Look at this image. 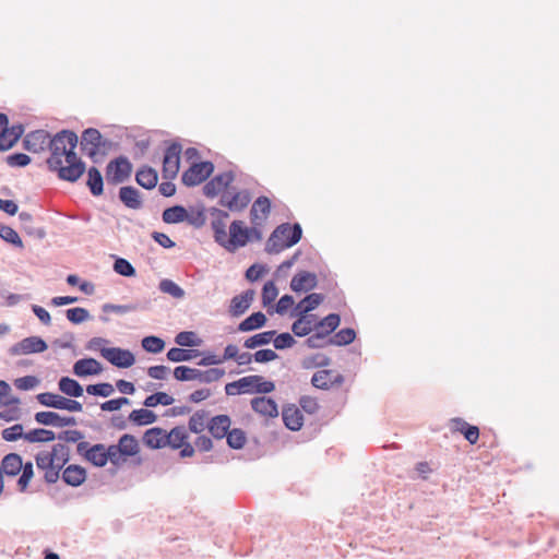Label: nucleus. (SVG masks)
Returning <instances> with one entry per match:
<instances>
[{"label": "nucleus", "instance_id": "1", "mask_svg": "<svg viewBox=\"0 0 559 559\" xmlns=\"http://www.w3.org/2000/svg\"><path fill=\"white\" fill-rule=\"evenodd\" d=\"M78 135L70 130L57 132L49 142L48 168L61 180L75 182L84 174L85 163L76 155Z\"/></svg>", "mask_w": 559, "mask_h": 559}, {"label": "nucleus", "instance_id": "2", "mask_svg": "<svg viewBox=\"0 0 559 559\" xmlns=\"http://www.w3.org/2000/svg\"><path fill=\"white\" fill-rule=\"evenodd\" d=\"M301 236L302 229L298 223L294 225L289 223L281 224L267 239L265 251L271 254L280 253L284 249L295 246L301 239Z\"/></svg>", "mask_w": 559, "mask_h": 559}, {"label": "nucleus", "instance_id": "3", "mask_svg": "<svg viewBox=\"0 0 559 559\" xmlns=\"http://www.w3.org/2000/svg\"><path fill=\"white\" fill-rule=\"evenodd\" d=\"M275 385L272 381H266L261 376H247L237 381L229 382L225 385L227 395H237L241 393H271Z\"/></svg>", "mask_w": 559, "mask_h": 559}, {"label": "nucleus", "instance_id": "4", "mask_svg": "<svg viewBox=\"0 0 559 559\" xmlns=\"http://www.w3.org/2000/svg\"><path fill=\"white\" fill-rule=\"evenodd\" d=\"M132 173V165L124 156L110 160L106 167V179L110 185H119L127 181Z\"/></svg>", "mask_w": 559, "mask_h": 559}, {"label": "nucleus", "instance_id": "5", "mask_svg": "<svg viewBox=\"0 0 559 559\" xmlns=\"http://www.w3.org/2000/svg\"><path fill=\"white\" fill-rule=\"evenodd\" d=\"M38 403L46 407H51L56 409H63L69 412H81L82 404L75 400L64 397L62 395L44 392L39 393L36 396Z\"/></svg>", "mask_w": 559, "mask_h": 559}, {"label": "nucleus", "instance_id": "6", "mask_svg": "<svg viewBox=\"0 0 559 559\" xmlns=\"http://www.w3.org/2000/svg\"><path fill=\"white\" fill-rule=\"evenodd\" d=\"M213 170L211 162L194 163L182 174L181 181L187 187H195L206 180Z\"/></svg>", "mask_w": 559, "mask_h": 559}, {"label": "nucleus", "instance_id": "7", "mask_svg": "<svg viewBox=\"0 0 559 559\" xmlns=\"http://www.w3.org/2000/svg\"><path fill=\"white\" fill-rule=\"evenodd\" d=\"M251 238L248 236V227L242 221H234L229 226V235L224 249L235 252L238 248L245 247Z\"/></svg>", "mask_w": 559, "mask_h": 559}, {"label": "nucleus", "instance_id": "8", "mask_svg": "<svg viewBox=\"0 0 559 559\" xmlns=\"http://www.w3.org/2000/svg\"><path fill=\"white\" fill-rule=\"evenodd\" d=\"M251 201V194L248 190L235 191L229 189L221 195L219 204L231 212H241Z\"/></svg>", "mask_w": 559, "mask_h": 559}, {"label": "nucleus", "instance_id": "9", "mask_svg": "<svg viewBox=\"0 0 559 559\" xmlns=\"http://www.w3.org/2000/svg\"><path fill=\"white\" fill-rule=\"evenodd\" d=\"M180 153L181 145L177 143H173L166 148L163 159V178L167 180L176 178L180 166Z\"/></svg>", "mask_w": 559, "mask_h": 559}, {"label": "nucleus", "instance_id": "10", "mask_svg": "<svg viewBox=\"0 0 559 559\" xmlns=\"http://www.w3.org/2000/svg\"><path fill=\"white\" fill-rule=\"evenodd\" d=\"M47 343L39 336H28L15 343L9 348L11 356H22L43 353L47 349Z\"/></svg>", "mask_w": 559, "mask_h": 559}, {"label": "nucleus", "instance_id": "11", "mask_svg": "<svg viewBox=\"0 0 559 559\" xmlns=\"http://www.w3.org/2000/svg\"><path fill=\"white\" fill-rule=\"evenodd\" d=\"M100 355L118 368H129L135 362L134 355L129 349L120 347L102 348Z\"/></svg>", "mask_w": 559, "mask_h": 559}, {"label": "nucleus", "instance_id": "12", "mask_svg": "<svg viewBox=\"0 0 559 559\" xmlns=\"http://www.w3.org/2000/svg\"><path fill=\"white\" fill-rule=\"evenodd\" d=\"M233 181V171H225L223 174H218L204 185L203 193L207 198H214L219 193L223 194L224 192L228 191V188Z\"/></svg>", "mask_w": 559, "mask_h": 559}, {"label": "nucleus", "instance_id": "13", "mask_svg": "<svg viewBox=\"0 0 559 559\" xmlns=\"http://www.w3.org/2000/svg\"><path fill=\"white\" fill-rule=\"evenodd\" d=\"M210 213L213 216L211 227L214 233V240L224 248L228 237L226 231V221L229 217V214L226 211L216 207H212Z\"/></svg>", "mask_w": 559, "mask_h": 559}, {"label": "nucleus", "instance_id": "14", "mask_svg": "<svg viewBox=\"0 0 559 559\" xmlns=\"http://www.w3.org/2000/svg\"><path fill=\"white\" fill-rule=\"evenodd\" d=\"M344 382V377L340 373L335 374L332 370L324 369L317 371L312 378L311 383L317 389L329 390L333 386H340Z\"/></svg>", "mask_w": 559, "mask_h": 559}, {"label": "nucleus", "instance_id": "15", "mask_svg": "<svg viewBox=\"0 0 559 559\" xmlns=\"http://www.w3.org/2000/svg\"><path fill=\"white\" fill-rule=\"evenodd\" d=\"M36 423L44 426L66 427L75 426L76 419L73 416H60L55 412H38L34 416Z\"/></svg>", "mask_w": 559, "mask_h": 559}, {"label": "nucleus", "instance_id": "16", "mask_svg": "<svg viewBox=\"0 0 559 559\" xmlns=\"http://www.w3.org/2000/svg\"><path fill=\"white\" fill-rule=\"evenodd\" d=\"M102 134L97 129L88 128L83 131L81 136V148L90 157L97 154L102 145Z\"/></svg>", "mask_w": 559, "mask_h": 559}, {"label": "nucleus", "instance_id": "17", "mask_svg": "<svg viewBox=\"0 0 559 559\" xmlns=\"http://www.w3.org/2000/svg\"><path fill=\"white\" fill-rule=\"evenodd\" d=\"M50 134L45 130L29 132L24 139V147L34 153L46 150L50 142Z\"/></svg>", "mask_w": 559, "mask_h": 559}, {"label": "nucleus", "instance_id": "18", "mask_svg": "<svg viewBox=\"0 0 559 559\" xmlns=\"http://www.w3.org/2000/svg\"><path fill=\"white\" fill-rule=\"evenodd\" d=\"M317 285V275L308 271H300L296 273L290 281V289L295 293L312 290Z\"/></svg>", "mask_w": 559, "mask_h": 559}, {"label": "nucleus", "instance_id": "19", "mask_svg": "<svg viewBox=\"0 0 559 559\" xmlns=\"http://www.w3.org/2000/svg\"><path fill=\"white\" fill-rule=\"evenodd\" d=\"M254 298V290L248 289L231 298L229 313L231 317L242 316L251 306Z\"/></svg>", "mask_w": 559, "mask_h": 559}, {"label": "nucleus", "instance_id": "20", "mask_svg": "<svg viewBox=\"0 0 559 559\" xmlns=\"http://www.w3.org/2000/svg\"><path fill=\"white\" fill-rule=\"evenodd\" d=\"M271 212V202L266 197H259L250 210L252 225H263Z\"/></svg>", "mask_w": 559, "mask_h": 559}, {"label": "nucleus", "instance_id": "21", "mask_svg": "<svg viewBox=\"0 0 559 559\" xmlns=\"http://www.w3.org/2000/svg\"><path fill=\"white\" fill-rule=\"evenodd\" d=\"M323 299V295L318 293L307 295L295 306L292 317L310 316L309 312L314 310Z\"/></svg>", "mask_w": 559, "mask_h": 559}, {"label": "nucleus", "instance_id": "22", "mask_svg": "<svg viewBox=\"0 0 559 559\" xmlns=\"http://www.w3.org/2000/svg\"><path fill=\"white\" fill-rule=\"evenodd\" d=\"M103 371L102 364L94 358L79 359L73 365V373L78 377L99 374Z\"/></svg>", "mask_w": 559, "mask_h": 559}, {"label": "nucleus", "instance_id": "23", "mask_svg": "<svg viewBox=\"0 0 559 559\" xmlns=\"http://www.w3.org/2000/svg\"><path fill=\"white\" fill-rule=\"evenodd\" d=\"M251 407L254 412L266 417H277L278 408L274 400L259 396L251 400Z\"/></svg>", "mask_w": 559, "mask_h": 559}, {"label": "nucleus", "instance_id": "24", "mask_svg": "<svg viewBox=\"0 0 559 559\" xmlns=\"http://www.w3.org/2000/svg\"><path fill=\"white\" fill-rule=\"evenodd\" d=\"M230 424L228 415H217L207 423V429L215 439H223L227 436Z\"/></svg>", "mask_w": 559, "mask_h": 559}, {"label": "nucleus", "instance_id": "25", "mask_svg": "<svg viewBox=\"0 0 559 559\" xmlns=\"http://www.w3.org/2000/svg\"><path fill=\"white\" fill-rule=\"evenodd\" d=\"M23 468V461L21 455L17 453H9L0 463V475L3 478V475L7 476H16L21 469Z\"/></svg>", "mask_w": 559, "mask_h": 559}, {"label": "nucleus", "instance_id": "26", "mask_svg": "<svg viewBox=\"0 0 559 559\" xmlns=\"http://www.w3.org/2000/svg\"><path fill=\"white\" fill-rule=\"evenodd\" d=\"M282 417L285 426L292 431H297L302 427V414L295 405L285 406L282 412Z\"/></svg>", "mask_w": 559, "mask_h": 559}, {"label": "nucleus", "instance_id": "27", "mask_svg": "<svg viewBox=\"0 0 559 559\" xmlns=\"http://www.w3.org/2000/svg\"><path fill=\"white\" fill-rule=\"evenodd\" d=\"M119 199L127 207L132 210H139L143 205L140 191L132 186L121 187Z\"/></svg>", "mask_w": 559, "mask_h": 559}, {"label": "nucleus", "instance_id": "28", "mask_svg": "<svg viewBox=\"0 0 559 559\" xmlns=\"http://www.w3.org/2000/svg\"><path fill=\"white\" fill-rule=\"evenodd\" d=\"M317 323L318 321L314 314L301 316L292 324V331L298 337L307 336L310 332L316 330Z\"/></svg>", "mask_w": 559, "mask_h": 559}, {"label": "nucleus", "instance_id": "29", "mask_svg": "<svg viewBox=\"0 0 559 559\" xmlns=\"http://www.w3.org/2000/svg\"><path fill=\"white\" fill-rule=\"evenodd\" d=\"M63 481L72 487L82 485L86 479V471L80 465H69L62 473Z\"/></svg>", "mask_w": 559, "mask_h": 559}, {"label": "nucleus", "instance_id": "30", "mask_svg": "<svg viewBox=\"0 0 559 559\" xmlns=\"http://www.w3.org/2000/svg\"><path fill=\"white\" fill-rule=\"evenodd\" d=\"M135 180L141 187L150 190L156 187L158 175L154 168L144 166L136 171Z\"/></svg>", "mask_w": 559, "mask_h": 559}, {"label": "nucleus", "instance_id": "31", "mask_svg": "<svg viewBox=\"0 0 559 559\" xmlns=\"http://www.w3.org/2000/svg\"><path fill=\"white\" fill-rule=\"evenodd\" d=\"M143 442L151 449H160L166 445V431L155 427L145 431Z\"/></svg>", "mask_w": 559, "mask_h": 559}, {"label": "nucleus", "instance_id": "32", "mask_svg": "<svg viewBox=\"0 0 559 559\" xmlns=\"http://www.w3.org/2000/svg\"><path fill=\"white\" fill-rule=\"evenodd\" d=\"M266 323V317L263 312L258 311L251 313L249 317H247L245 320H242L239 324L237 330L239 332H250L258 330L262 326H264Z\"/></svg>", "mask_w": 559, "mask_h": 559}, {"label": "nucleus", "instance_id": "33", "mask_svg": "<svg viewBox=\"0 0 559 559\" xmlns=\"http://www.w3.org/2000/svg\"><path fill=\"white\" fill-rule=\"evenodd\" d=\"M85 459L97 467H103L107 464L106 445L97 443L92 445L85 452Z\"/></svg>", "mask_w": 559, "mask_h": 559}, {"label": "nucleus", "instance_id": "34", "mask_svg": "<svg viewBox=\"0 0 559 559\" xmlns=\"http://www.w3.org/2000/svg\"><path fill=\"white\" fill-rule=\"evenodd\" d=\"M59 390L70 396V397H80L83 395V386L74 379L70 377H62L58 382Z\"/></svg>", "mask_w": 559, "mask_h": 559}, {"label": "nucleus", "instance_id": "35", "mask_svg": "<svg viewBox=\"0 0 559 559\" xmlns=\"http://www.w3.org/2000/svg\"><path fill=\"white\" fill-rule=\"evenodd\" d=\"M201 355L199 349L173 347L167 352V359L173 362L190 361Z\"/></svg>", "mask_w": 559, "mask_h": 559}, {"label": "nucleus", "instance_id": "36", "mask_svg": "<svg viewBox=\"0 0 559 559\" xmlns=\"http://www.w3.org/2000/svg\"><path fill=\"white\" fill-rule=\"evenodd\" d=\"M91 193L95 197H98L104 191V180L100 171L96 167H91L87 170V182H86Z\"/></svg>", "mask_w": 559, "mask_h": 559}, {"label": "nucleus", "instance_id": "37", "mask_svg": "<svg viewBox=\"0 0 559 559\" xmlns=\"http://www.w3.org/2000/svg\"><path fill=\"white\" fill-rule=\"evenodd\" d=\"M128 418L131 423H133L136 426L151 425L157 420L156 414L146 408H140V409L132 411L129 414Z\"/></svg>", "mask_w": 559, "mask_h": 559}, {"label": "nucleus", "instance_id": "38", "mask_svg": "<svg viewBox=\"0 0 559 559\" xmlns=\"http://www.w3.org/2000/svg\"><path fill=\"white\" fill-rule=\"evenodd\" d=\"M163 221L167 224H178L188 217L187 210L181 205H175L171 207L166 209L163 212Z\"/></svg>", "mask_w": 559, "mask_h": 559}, {"label": "nucleus", "instance_id": "39", "mask_svg": "<svg viewBox=\"0 0 559 559\" xmlns=\"http://www.w3.org/2000/svg\"><path fill=\"white\" fill-rule=\"evenodd\" d=\"M275 335L276 331H265L254 334L243 342V347L248 349H253L259 346L267 345Z\"/></svg>", "mask_w": 559, "mask_h": 559}, {"label": "nucleus", "instance_id": "40", "mask_svg": "<svg viewBox=\"0 0 559 559\" xmlns=\"http://www.w3.org/2000/svg\"><path fill=\"white\" fill-rule=\"evenodd\" d=\"M187 439L188 433L185 427H175L166 433V445H170L173 449H180Z\"/></svg>", "mask_w": 559, "mask_h": 559}, {"label": "nucleus", "instance_id": "41", "mask_svg": "<svg viewBox=\"0 0 559 559\" xmlns=\"http://www.w3.org/2000/svg\"><path fill=\"white\" fill-rule=\"evenodd\" d=\"M124 456H133L139 453V443L134 436L132 435H123L117 444Z\"/></svg>", "mask_w": 559, "mask_h": 559}, {"label": "nucleus", "instance_id": "42", "mask_svg": "<svg viewBox=\"0 0 559 559\" xmlns=\"http://www.w3.org/2000/svg\"><path fill=\"white\" fill-rule=\"evenodd\" d=\"M341 318L336 313H330L322 320L318 321L316 330L321 331L326 337L340 325Z\"/></svg>", "mask_w": 559, "mask_h": 559}, {"label": "nucleus", "instance_id": "43", "mask_svg": "<svg viewBox=\"0 0 559 559\" xmlns=\"http://www.w3.org/2000/svg\"><path fill=\"white\" fill-rule=\"evenodd\" d=\"M24 439L31 443L35 442H50L56 439V435L53 431L44 429V428H37L33 429L24 435Z\"/></svg>", "mask_w": 559, "mask_h": 559}, {"label": "nucleus", "instance_id": "44", "mask_svg": "<svg viewBox=\"0 0 559 559\" xmlns=\"http://www.w3.org/2000/svg\"><path fill=\"white\" fill-rule=\"evenodd\" d=\"M355 338L356 332L350 328H346L340 330L333 337H330L328 343L330 345L344 346L353 343Z\"/></svg>", "mask_w": 559, "mask_h": 559}, {"label": "nucleus", "instance_id": "45", "mask_svg": "<svg viewBox=\"0 0 559 559\" xmlns=\"http://www.w3.org/2000/svg\"><path fill=\"white\" fill-rule=\"evenodd\" d=\"M174 397L165 392H156L145 397L143 405L145 407H156L157 405L168 406L174 403Z\"/></svg>", "mask_w": 559, "mask_h": 559}, {"label": "nucleus", "instance_id": "46", "mask_svg": "<svg viewBox=\"0 0 559 559\" xmlns=\"http://www.w3.org/2000/svg\"><path fill=\"white\" fill-rule=\"evenodd\" d=\"M158 288L162 293L167 294L176 299H181L185 297V290L171 280H162L159 282Z\"/></svg>", "mask_w": 559, "mask_h": 559}, {"label": "nucleus", "instance_id": "47", "mask_svg": "<svg viewBox=\"0 0 559 559\" xmlns=\"http://www.w3.org/2000/svg\"><path fill=\"white\" fill-rule=\"evenodd\" d=\"M207 412L205 411H198L195 412L189 419V429L190 431L194 433H200L204 430L205 427H207L206 420H207Z\"/></svg>", "mask_w": 559, "mask_h": 559}, {"label": "nucleus", "instance_id": "48", "mask_svg": "<svg viewBox=\"0 0 559 559\" xmlns=\"http://www.w3.org/2000/svg\"><path fill=\"white\" fill-rule=\"evenodd\" d=\"M226 439L231 449L239 450L246 444L247 437L243 430L235 428L228 431Z\"/></svg>", "mask_w": 559, "mask_h": 559}, {"label": "nucleus", "instance_id": "49", "mask_svg": "<svg viewBox=\"0 0 559 559\" xmlns=\"http://www.w3.org/2000/svg\"><path fill=\"white\" fill-rule=\"evenodd\" d=\"M199 370L188 366H178L174 369V377L178 381L199 380Z\"/></svg>", "mask_w": 559, "mask_h": 559}, {"label": "nucleus", "instance_id": "50", "mask_svg": "<svg viewBox=\"0 0 559 559\" xmlns=\"http://www.w3.org/2000/svg\"><path fill=\"white\" fill-rule=\"evenodd\" d=\"M86 392L90 395L108 397L114 394L115 388L111 383L104 382L97 384H88L86 386Z\"/></svg>", "mask_w": 559, "mask_h": 559}, {"label": "nucleus", "instance_id": "51", "mask_svg": "<svg viewBox=\"0 0 559 559\" xmlns=\"http://www.w3.org/2000/svg\"><path fill=\"white\" fill-rule=\"evenodd\" d=\"M0 238L15 247L23 248V241L19 234L10 226L0 225Z\"/></svg>", "mask_w": 559, "mask_h": 559}, {"label": "nucleus", "instance_id": "52", "mask_svg": "<svg viewBox=\"0 0 559 559\" xmlns=\"http://www.w3.org/2000/svg\"><path fill=\"white\" fill-rule=\"evenodd\" d=\"M144 350L153 354L160 353L165 347V342L158 336H145L142 342Z\"/></svg>", "mask_w": 559, "mask_h": 559}, {"label": "nucleus", "instance_id": "53", "mask_svg": "<svg viewBox=\"0 0 559 559\" xmlns=\"http://www.w3.org/2000/svg\"><path fill=\"white\" fill-rule=\"evenodd\" d=\"M49 455L53 459L55 464L63 466L69 460V448L63 443H57L52 447Z\"/></svg>", "mask_w": 559, "mask_h": 559}, {"label": "nucleus", "instance_id": "54", "mask_svg": "<svg viewBox=\"0 0 559 559\" xmlns=\"http://www.w3.org/2000/svg\"><path fill=\"white\" fill-rule=\"evenodd\" d=\"M114 271L126 277H132L136 273L134 266L124 258H117L115 260Z\"/></svg>", "mask_w": 559, "mask_h": 559}, {"label": "nucleus", "instance_id": "55", "mask_svg": "<svg viewBox=\"0 0 559 559\" xmlns=\"http://www.w3.org/2000/svg\"><path fill=\"white\" fill-rule=\"evenodd\" d=\"M67 319L73 324H80L90 319V312L85 308L76 307L66 311Z\"/></svg>", "mask_w": 559, "mask_h": 559}, {"label": "nucleus", "instance_id": "56", "mask_svg": "<svg viewBox=\"0 0 559 559\" xmlns=\"http://www.w3.org/2000/svg\"><path fill=\"white\" fill-rule=\"evenodd\" d=\"M175 342L179 346L192 347V346H198L201 341L197 337L194 332L183 331L176 335Z\"/></svg>", "mask_w": 559, "mask_h": 559}, {"label": "nucleus", "instance_id": "57", "mask_svg": "<svg viewBox=\"0 0 559 559\" xmlns=\"http://www.w3.org/2000/svg\"><path fill=\"white\" fill-rule=\"evenodd\" d=\"M225 374L224 369L211 368L207 370H199V380L202 383H212L218 381Z\"/></svg>", "mask_w": 559, "mask_h": 559}, {"label": "nucleus", "instance_id": "58", "mask_svg": "<svg viewBox=\"0 0 559 559\" xmlns=\"http://www.w3.org/2000/svg\"><path fill=\"white\" fill-rule=\"evenodd\" d=\"M135 310H138V306L135 304H127V305L104 304L102 306V311L105 313L115 312L118 314H124V313L132 312Z\"/></svg>", "mask_w": 559, "mask_h": 559}, {"label": "nucleus", "instance_id": "59", "mask_svg": "<svg viewBox=\"0 0 559 559\" xmlns=\"http://www.w3.org/2000/svg\"><path fill=\"white\" fill-rule=\"evenodd\" d=\"M11 391L10 385L5 382L0 380V404L3 406H10V405H19L20 399L16 396H10L8 397L9 393Z\"/></svg>", "mask_w": 559, "mask_h": 559}, {"label": "nucleus", "instance_id": "60", "mask_svg": "<svg viewBox=\"0 0 559 559\" xmlns=\"http://www.w3.org/2000/svg\"><path fill=\"white\" fill-rule=\"evenodd\" d=\"M278 295V289L275 286L274 282L269 281L263 285L262 288V304L264 306L270 305L273 302Z\"/></svg>", "mask_w": 559, "mask_h": 559}, {"label": "nucleus", "instance_id": "61", "mask_svg": "<svg viewBox=\"0 0 559 559\" xmlns=\"http://www.w3.org/2000/svg\"><path fill=\"white\" fill-rule=\"evenodd\" d=\"M295 338L287 332L281 333L273 337V345L276 349H286L295 345Z\"/></svg>", "mask_w": 559, "mask_h": 559}, {"label": "nucleus", "instance_id": "62", "mask_svg": "<svg viewBox=\"0 0 559 559\" xmlns=\"http://www.w3.org/2000/svg\"><path fill=\"white\" fill-rule=\"evenodd\" d=\"M23 426L21 424L13 425L2 430V438L5 441L12 442L20 438H24Z\"/></svg>", "mask_w": 559, "mask_h": 559}, {"label": "nucleus", "instance_id": "63", "mask_svg": "<svg viewBox=\"0 0 559 559\" xmlns=\"http://www.w3.org/2000/svg\"><path fill=\"white\" fill-rule=\"evenodd\" d=\"M39 384V379L35 376H25L22 378H17L14 381V385L19 390L27 391L36 388Z\"/></svg>", "mask_w": 559, "mask_h": 559}, {"label": "nucleus", "instance_id": "64", "mask_svg": "<svg viewBox=\"0 0 559 559\" xmlns=\"http://www.w3.org/2000/svg\"><path fill=\"white\" fill-rule=\"evenodd\" d=\"M325 338L326 336L321 331L316 330V333L310 335L305 343L309 348H323L325 345H330Z\"/></svg>", "mask_w": 559, "mask_h": 559}]
</instances>
